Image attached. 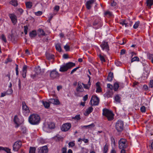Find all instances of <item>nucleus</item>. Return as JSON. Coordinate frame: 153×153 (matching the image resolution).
<instances>
[{"instance_id": "6e6552de", "label": "nucleus", "mask_w": 153, "mask_h": 153, "mask_svg": "<svg viewBox=\"0 0 153 153\" xmlns=\"http://www.w3.org/2000/svg\"><path fill=\"white\" fill-rule=\"evenodd\" d=\"M50 76L51 78L54 79L58 77L59 74L56 70L54 69L50 71Z\"/></svg>"}, {"instance_id": "680f3d73", "label": "nucleus", "mask_w": 153, "mask_h": 153, "mask_svg": "<svg viewBox=\"0 0 153 153\" xmlns=\"http://www.w3.org/2000/svg\"><path fill=\"white\" fill-rule=\"evenodd\" d=\"M101 89L100 87H97V88L96 90V92H101Z\"/></svg>"}, {"instance_id": "a878e982", "label": "nucleus", "mask_w": 153, "mask_h": 153, "mask_svg": "<svg viewBox=\"0 0 153 153\" xmlns=\"http://www.w3.org/2000/svg\"><path fill=\"white\" fill-rule=\"evenodd\" d=\"M42 104L45 108H48L50 106L49 102H48L46 101H42Z\"/></svg>"}, {"instance_id": "9b49d317", "label": "nucleus", "mask_w": 153, "mask_h": 153, "mask_svg": "<svg viewBox=\"0 0 153 153\" xmlns=\"http://www.w3.org/2000/svg\"><path fill=\"white\" fill-rule=\"evenodd\" d=\"M100 46L103 50H105L106 51H108L109 50V46L107 42L105 41H103L101 45Z\"/></svg>"}, {"instance_id": "ea45409f", "label": "nucleus", "mask_w": 153, "mask_h": 153, "mask_svg": "<svg viewBox=\"0 0 153 153\" xmlns=\"http://www.w3.org/2000/svg\"><path fill=\"white\" fill-rule=\"evenodd\" d=\"M148 58L151 60L152 62L153 63V54H148Z\"/></svg>"}, {"instance_id": "b1692460", "label": "nucleus", "mask_w": 153, "mask_h": 153, "mask_svg": "<svg viewBox=\"0 0 153 153\" xmlns=\"http://www.w3.org/2000/svg\"><path fill=\"white\" fill-rule=\"evenodd\" d=\"M121 98L119 94L116 95L114 97V100L115 101L118 103H120L121 102Z\"/></svg>"}, {"instance_id": "c85d7f7f", "label": "nucleus", "mask_w": 153, "mask_h": 153, "mask_svg": "<svg viewBox=\"0 0 153 153\" xmlns=\"http://www.w3.org/2000/svg\"><path fill=\"white\" fill-rule=\"evenodd\" d=\"M120 87L119 84L117 82H115L114 85L113 89L115 91H117Z\"/></svg>"}, {"instance_id": "20e7f679", "label": "nucleus", "mask_w": 153, "mask_h": 153, "mask_svg": "<svg viewBox=\"0 0 153 153\" xmlns=\"http://www.w3.org/2000/svg\"><path fill=\"white\" fill-rule=\"evenodd\" d=\"M115 128L118 132H122L124 128L123 121L121 120H118L116 123Z\"/></svg>"}, {"instance_id": "6ab92c4d", "label": "nucleus", "mask_w": 153, "mask_h": 153, "mask_svg": "<svg viewBox=\"0 0 153 153\" xmlns=\"http://www.w3.org/2000/svg\"><path fill=\"white\" fill-rule=\"evenodd\" d=\"M149 73L148 71H146L144 72L141 76L142 79L143 80L146 79L149 76Z\"/></svg>"}, {"instance_id": "1a4fd4ad", "label": "nucleus", "mask_w": 153, "mask_h": 153, "mask_svg": "<svg viewBox=\"0 0 153 153\" xmlns=\"http://www.w3.org/2000/svg\"><path fill=\"white\" fill-rule=\"evenodd\" d=\"M71 123H65L62 125L61 129L62 131H66L71 128Z\"/></svg>"}, {"instance_id": "dca6fc26", "label": "nucleus", "mask_w": 153, "mask_h": 153, "mask_svg": "<svg viewBox=\"0 0 153 153\" xmlns=\"http://www.w3.org/2000/svg\"><path fill=\"white\" fill-rule=\"evenodd\" d=\"M38 153H47L48 151V147L45 146L38 149Z\"/></svg>"}, {"instance_id": "c9c22d12", "label": "nucleus", "mask_w": 153, "mask_h": 153, "mask_svg": "<svg viewBox=\"0 0 153 153\" xmlns=\"http://www.w3.org/2000/svg\"><path fill=\"white\" fill-rule=\"evenodd\" d=\"M10 3L14 6H16L18 5L17 1L16 0H12L10 1Z\"/></svg>"}, {"instance_id": "f704fd0d", "label": "nucleus", "mask_w": 153, "mask_h": 153, "mask_svg": "<svg viewBox=\"0 0 153 153\" xmlns=\"http://www.w3.org/2000/svg\"><path fill=\"white\" fill-rule=\"evenodd\" d=\"M55 48L59 52H61V46L59 43L55 45Z\"/></svg>"}, {"instance_id": "8fccbe9b", "label": "nucleus", "mask_w": 153, "mask_h": 153, "mask_svg": "<svg viewBox=\"0 0 153 153\" xmlns=\"http://www.w3.org/2000/svg\"><path fill=\"white\" fill-rule=\"evenodd\" d=\"M38 75L36 72L34 74H32L31 75V77L33 79H34L35 78L37 77Z\"/></svg>"}, {"instance_id": "338daca9", "label": "nucleus", "mask_w": 153, "mask_h": 153, "mask_svg": "<svg viewBox=\"0 0 153 153\" xmlns=\"http://www.w3.org/2000/svg\"><path fill=\"white\" fill-rule=\"evenodd\" d=\"M153 79L151 80L149 82V86L150 87L152 88L153 87Z\"/></svg>"}, {"instance_id": "79ce46f5", "label": "nucleus", "mask_w": 153, "mask_h": 153, "mask_svg": "<svg viewBox=\"0 0 153 153\" xmlns=\"http://www.w3.org/2000/svg\"><path fill=\"white\" fill-rule=\"evenodd\" d=\"M54 138L56 141H59L62 138V137L59 135H57Z\"/></svg>"}, {"instance_id": "a211bd4d", "label": "nucleus", "mask_w": 153, "mask_h": 153, "mask_svg": "<svg viewBox=\"0 0 153 153\" xmlns=\"http://www.w3.org/2000/svg\"><path fill=\"white\" fill-rule=\"evenodd\" d=\"M13 121L16 124V127L18 128L19 126L20 122L19 121V119L17 115H16L14 116L13 119Z\"/></svg>"}, {"instance_id": "5fc2aeb1", "label": "nucleus", "mask_w": 153, "mask_h": 153, "mask_svg": "<svg viewBox=\"0 0 153 153\" xmlns=\"http://www.w3.org/2000/svg\"><path fill=\"white\" fill-rule=\"evenodd\" d=\"M42 12L41 11H38L37 12H35V14L37 16H40L42 15Z\"/></svg>"}, {"instance_id": "49530a36", "label": "nucleus", "mask_w": 153, "mask_h": 153, "mask_svg": "<svg viewBox=\"0 0 153 153\" xmlns=\"http://www.w3.org/2000/svg\"><path fill=\"white\" fill-rule=\"evenodd\" d=\"M99 58L102 62H105V59L103 56L100 54L99 55Z\"/></svg>"}, {"instance_id": "0eeeda50", "label": "nucleus", "mask_w": 153, "mask_h": 153, "mask_svg": "<svg viewBox=\"0 0 153 153\" xmlns=\"http://www.w3.org/2000/svg\"><path fill=\"white\" fill-rule=\"evenodd\" d=\"M22 146V142L20 141H17L15 143L13 146V150L18 151Z\"/></svg>"}, {"instance_id": "de8ad7c7", "label": "nucleus", "mask_w": 153, "mask_h": 153, "mask_svg": "<svg viewBox=\"0 0 153 153\" xmlns=\"http://www.w3.org/2000/svg\"><path fill=\"white\" fill-rule=\"evenodd\" d=\"M111 139V144L115 146V142L114 138L112 137Z\"/></svg>"}, {"instance_id": "a19ab883", "label": "nucleus", "mask_w": 153, "mask_h": 153, "mask_svg": "<svg viewBox=\"0 0 153 153\" xmlns=\"http://www.w3.org/2000/svg\"><path fill=\"white\" fill-rule=\"evenodd\" d=\"M108 149V146L106 144L104 147L103 150V153H107Z\"/></svg>"}, {"instance_id": "ddd939ff", "label": "nucleus", "mask_w": 153, "mask_h": 153, "mask_svg": "<svg viewBox=\"0 0 153 153\" xmlns=\"http://www.w3.org/2000/svg\"><path fill=\"white\" fill-rule=\"evenodd\" d=\"M114 94L113 91L111 90H108L104 94V97L107 98L112 97Z\"/></svg>"}, {"instance_id": "58836bf2", "label": "nucleus", "mask_w": 153, "mask_h": 153, "mask_svg": "<svg viewBox=\"0 0 153 153\" xmlns=\"http://www.w3.org/2000/svg\"><path fill=\"white\" fill-rule=\"evenodd\" d=\"M139 61V59L137 56H135L133 58H132L131 60V62H132L134 61Z\"/></svg>"}, {"instance_id": "7ed1b4c3", "label": "nucleus", "mask_w": 153, "mask_h": 153, "mask_svg": "<svg viewBox=\"0 0 153 153\" xmlns=\"http://www.w3.org/2000/svg\"><path fill=\"white\" fill-rule=\"evenodd\" d=\"M102 114L107 117L109 121L113 119V115L112 112L106 109H103Z\"/></svg>"}, {"instance_id": "4be33fe9", "label": "nucleus", "mask_w": 153, "mask_h": 153, "mask_svg": "<svg viewBox=\"0 0 153 153\" xmlns=\"http://www.w3.org/2000/svg\"><path fill=\"white\" fill-rule=\"evenodd\" d=\"M47 128L49 129H53L55 127V125L54 123H48L47 125Z\"/></svg>"}, {"instance_id": "864d4df0", "label": "nucleus", "mask_w": 153, "mask_h": 153, "mask_svg": "<svg viewBox=\"0 0 153 153\" xmlns=\"http://www.w3.org/2000/svg\"><path fill=\"white\" fill-rule=\"evenodd\" d=\"M6 92L7 95L13 93V90L11 89H10L7 90Z\"/></svg>"}, {"instance_id": "4468645a", "label": "nucleus", "mask_w": 153, "mask_h": 153, "mask_svg": "<svg viewBox=\"0 0 153 153\" xmlns=\"http://www.w3.org/2000/svg\"><path fill=\"white\" fill-rule=\"evenodd\" d=\"M22 108L23 109V113L25 114H27L29 113L30 111L29 109V108L26 105L25 102H22Z\"/></svg>"}, {"instance_id": "473e14b6", "label": "nucleus", "mask_w": 153, "mask_h": 153, "mask_svg": "<svg viewBox=\"0 0 153 153\" xmlns=\"http://www.w3.org/2000/svg\"><path fill=\"white\" fill-rule=\"evenodd\" d=\"M36 148L35 147H30L29 153H36Z\"/></svg>"}, {"instance_id": "412c9836", "label": "nucleus", "mask_w": 153, "mask_h": 153, "mask_svg": "<svg viewBox=\"0 0 153 153\" xmlns=\"http://www.w3.org/2000/svg\"><path fill=\"white\" fill-rule=\"evenodd\" d=\"M29 36L31 38L35 37L37 35V33L36 30H33L30 32L29 33Z\"/></svg>"}, {"instance_id": "6e6d98bb", "label": "nucleus", "mask_w": 153, "mask_h": 153, "mask_svg": "<svg viewBox=\"0 0 153 153\" xmlns=\"http://www.w3.org/2000/svg\"><path fill=\"white\" fill-rule=\"evenodd\" d=\"M82 85L85 89H88L90 88V87L89 86L88 84H85L82 83Z\"/></svg>"}, {"instance_id": "a18cd8bd", "label": "nucleus", "mask_w": 153, "mask_h": 153, "mask_svg": "<svg viewBox=\"0 0 153 153\" xmlns=\"http://www.w3.org/2000/svg\"><path fill=\"white\" fill-rule=\"evenodd\" d=\"M120 24L123 25H125V27L128 26L127 23H126V21L125 20L122 21L120 23Z\"/></svg>"}, {"instance_id": "e2e57ef3", "label": "nucleus", "mask_w": 153, "mask_h": 153, "mask_svg": "<svg viewBox=\"0 0 153 153\" xmlns=\"http://www.w3.org/2000/svg\"><path fill=\"white\" fill-rule=\"evenodd\" d=\"M41 69L39 68H38L36 69V73L38 75L39 74L41 73Z\"/></svg>"}, {"instance_id": "4d7b16f0", "label": "nucleus", "mask_w": 153, "mask_h": 153, "mask_svg": "<svg viewBox=\"0 0 153 153\" xmlns=\"http://www.w3.org/2000/svg\"><path fill=\"white\" fill-rule=\"evenodd\" d=\"M64 48L66 51H68L70 50V47L67 45H66L64 46Z\"/></svg>"}, {"instance_id": "09e8293b", "label": "nucleus", "mask_w": 153, "mask_h": 153, "mask_svg": "<svg viewBox=\"0 0 153 153\" xmlns=\"http://www.w3.org/2000/svg\"><path fill=\"white\" fill-rule=\"evenodd\" d=\"M24 31L25 34H27V30H28V27L27 26H24Z\"/></svg>"}, {"instance_id": "37998d69", "label": "nucleus", "mask_w": 153, "mask_h": 153, "mask_svg": "<svg viewBox=\"0 0 153 153\" xmlns=\"http://www.w3.org/2000/svg\"><path fill=\"white\" fill-rule=\"evenodd\" d=\"M0 38V39H1L4 42L6 43L7 42L6 38L4 34H2Z\"/></svg>"}, {"instance_id": "423d86ee", "label": "nucleus", "mask_w": 153, "mask_h": 153, "mask_svg": "<svg viewBox=\"0 0 153 153\" xmlns=\"http://www.w3.org/2000/svg\"><path fill=\"white\" fill-rule=\"evenodd\" d=\"M100 101L99 98L96 95L93 96L91 99L90 102L92 105H97Z\"/></svg>"}, {"instance_id": "39448f33", "label": "nucleus", "mask_w": 153, "mask_h": 153, "mask_svg": "<svg viewBox=\"0 0 153 153\" xmlns=\"http://www.w3.org/2000/svg\"><path fill=\"white\" fill-rule=\"evenodd\" d=\"M119 147L120 149H124L128 146V143L126 140L124 138H121L119 141Z\"/></svg>"}, {"instance_id": "0e129e2a", "label": "nucleus", "mask_w": 153, "mask_h": 153, "mask_svg": "<svg viewBox=\"0 0 153 153\" xmlns=\"http://www.w3.org/2000/svg\"><path fill=\"white\" fill-rule=\"evenodd\" d=\"M59 6L58 5H56L54 7V10L56 11H58L59 9Z\"/></svg>"}, {"instance_id": "f257e3e1", "label": "nucleus", "mask_w": 153, "mask_h": 153, "mask_svg": "<svg viewBox=\"0 0 153 153\" xmlns=\"http://www.w3.org/2000/svg\"><path fill=\"white\" fill-rule=\"evenodd\" d=\"M40 121V117L37 114H32L29 117V122L32 125L38 124L39 123Z\"/></svg>"}, {"instance_id": "72a5a7b5", "label": "nucleus", "mask_w": 153, "mask_h": 153, "mask_svg": "<svg viewBox=\"0 0 153 153\" xmlns=\"http://www.w3.org/2000/svg\"><path fill=\"white\" fill-rule=\"evenodd\" d=\"M146 3L147 6L150 7L153 4V0H147Z\"/></svg>"}, {"instance_id": "7c9ffc66", "label": "nucleus", "mask_w": 153, "mask_h": 153, "mask_svg": "<svg viewBox=\"0 0 153 153\" xmlns=\"http://www.w3.org/2000/svg\"><path fill=\"white\" fill-rule=\"evenodd\" d=\"M46 58L48 59H52L54 57V56L53 55L48 53L46 54Z\"/></svg>"}, {"instance_id": "69168bd1", "label": "nucleus", "mask_w": 153, "mask_h": 153, "mask_svg": "<svg viewBox=\"0 0 153 153\" xmlns=\"http://www.w3.org/2000/svg\"><path fill=\"white\" fill-rule=\"evenodd\" d=\"M79 68V67H77L76 68H75L73 69L71 71V74H73V73L75 72L77 69H78Z\"/></svg>"}, {"instance_id": "4c0bfd02", "label": "nucleus", "mask_w": 153, "mask_h": 153, "mask_svg": "<svg viewBox=\"0 0 153 153\" xmlns=\"http://www.w3.org/2000/svg\"><path fill=\"white\" fill-rule=\"evenodd\" d=\"M72 118L74 119L75 120L78 121L81 119V117H80V115L78 114L76 115L74 117H72Z\"/></svg>"}, {"instance_id": "2eb2a0df", "label": "nucleus", "mask_w": 153, "mask_h": 153, "mask_svg": "<svg viewBox=\"0 0 153 153\" xmlns=\"http://www.w3.org/2000/svg\"><path fill=\"white\" fill-rule=\"evenodd\" d=\"M100 20L99 19H96L95 21H94L93 23V25L94 27H96V26L98 25L97 27H95L96 29H97L99 28L102 25L101 24V22Z\"/></svg>"}, {"instance_id": "c756f323", "label": "nucleus", "mask_w": 153, "mask_h": 153, "mask_svg": "<svg viewBox=\"0 0 153 153\" xmlns=\"http://www.w3.org/2000/svg\"><path fill=\"white\" fill-rule=\"evenodd\" d=\"M26 7L27 8L30 9L32 6V3L31 2H27L25 3Z\"/></svg>"}, {"instance_id": "13d9d810", "label": "nucleus", "mask_w": 153, "mask_h": 153, "mask_svg": "<svg viewBox=\"0 0 153 153\" xmlns=\"http://www.w3.org/2000/svg\"><path fill=\"white\" fill-rule=\"evenodd\" d=\"M21 131H22L24 134L26 133V127H22L21 128Z\"/></svg>"}, {"instance_id": "2f4dec72", "label": "nucleus", "mask_w": 153, "mask_h": 153, "mask_svg": "<svg viewBox=\"0 0 153 153\" xmlns=\"http://www.w3.org/2000/svg\"><path fill=\"white\" fill-rule=\"evenodd\" d=\"M94 123H92L90 125L87 126H81V127L82 128H91L94 127Z\"/></svg>"}, {"instance_id": "f3484780", "label": "nucleus", "mask_w": 153, "mask_h": 153, "mask_svg": "<svg viewBox=\"0 0 153 153\" xmlns=\"http://www.w3.org/2000/svg\"><path fill=\"white\" fill-rule=\"evenodd\" d=\"M94 2V0H90L88 1L85 4L88 10L90 9L92 7V4Z\"/></svg>"}, {"instance_id": "bf43d9fd", "label": "nucleus", "mask_w": 153, "mask_h": 153, "mask_svg": "<svg viewBox=\"0 0 153 153\" xmlns=\"http://www.w3.org/2000/svg\"><path fill=\"white\" fill-rule=\"evenodd\" d=\"M107 86L108 88L110 89L109 90H111L112 91H113V86L112 85L110 84H107Z\"/></svg>"}, {"instance_id": "5701e85b", "label": "nucleus", "mask_w": 153, "mask_h": 153, "mask_svg": "<svg viewBox=\"0 0 153 153\" xmlns=\"http://www.w3.org/2000/svg\"><path fill=\"white\" fill-rule=\"evenodd\" d=\"M113 74L112 72H110L108 74L107 77V80L109 81H111L113 79Z\"/></svg>"}, {"instance_id": "3c124183", "label": "nucleus", "mask_w": 153, "mask_h": 153, "mask_svg": "<svg viewBox=\"0 0 153 153\" xmlns=\"http://www.w3.org/2000/svg\"><path fill=\"white\" fill-rule=\"evenodd\" d=\"M27 66L26 65H24L23 68V71L24 73H27Z\"/></svg>"}, {"instance_id": "052dcab7", "label": "nucleus", "mask_w": 153, "mask_h": 153, "mask_svg": "<svg viewBox=\"0 0 153 153\" xmlns=\"http://www.w3.org/2000/svg\"><path fill=\"white\" fill-rule=\"evenodd\" d=\"M141 111L142 112H145L146 111V108L144 106H143L140 108Z\"/></svg>"}, {"instance_id": "393cba45", "label": "nucleus", "mask_w": 153, "mask_h": 153, "mask_svg": "<svg viewBox=\"0 0 153 153\" xmlns=\"http://www.w3.org/2000/svg\"><path fill=\"white\" fill-rule=\"evenodd\" d=\"M4 150L7 153H11L10 149L7 147H3L0 146V151Z\"/></svg>"}, {"instance_id": "aec40b11", "label": "nucleus", "mask_w": 153, "mask_h": 153, "mask_svg": "<svg viewBox=\"0 0 153 153\" xmlns=\"http://www.w3.org/2000/svg\"><path fill=\"white\" fill-rule=\"evenodd\" d=\"M49 103L54 104H59V101L58 100L54 99H50L49 100Z\"/></svg>"}, {"instance_id": "603ef678", "label": "nucleus", "mask_w": 153, "mask_h": 153, "mask_svg": "<svg viewBox=\"0 0 153 153\" xmlns=\"http://www.w3.org/2000/svg\"><path fill=\"white\" fill-rule=\"evenodd\" d=\"M75 144L74 141L70 142L68 143V145L69 146L73 147L74 146Z\"/></svg>"}, {"instance_id": "774afa93", "label": "nucleus", "mask_w": 153, "mask_h": 153, "mask_svg": "<svg viewBox=\"0 0 153 153\" xmlns=\"http://www.w3.org/2000/svg\"><path fill=\"white\" fill-rule=\"evenodd\" d=\"M115 64L117 66H118L121 65V63L120 61H117L115 62Z\"/></svg>"}, {"instance_id": "f8f14e48", "label": "nucleus", "mask_w": 153, "mask_h": 153, "mask_svg": "<svg viewBox=\"0 0 153 153\" xmlns=\"http://www.w3.org/2000/svg\"><path fill=\"white\" fill-rule=\"evenodd\" d=\"M9 16L11 20L12 23L15 25L16 24L17 21V16L13 13L9 14Z\"/></svg>"}, {"instance_id": "e433bc0d", "label": "nucleus", "mask_w": 153, "mask_h": 153, "mask_svg": "<svg viewBox=\"0 0 153 153\" xmlns=\"http://www.w3.org/2000/svg\"><path fill=\"white\" fill-rule=\"evenodd\" d=\"M105 15L108 17H111L113 16L112 13L109 11H107L105 12Z\"/></svg>"}, {"instance_id": "cd10ccee", "label": "nucleus", "mask_w": 153, "mask_h": 153, "mask_svg": "<svg viewBox=\"0 0 153 153\" xmlns=\"http://www.w3.org/2000/svg\"><path fill=\"white\" fill-rule=\"evenodd\" d=\"M93 108L92 107L88 108L87 110L85 112V115H88L91 113L93 110Z\"/></svg>"}, {"instance_id": "bb28decb", "label": "nucleus", "mask_w": 153, "mask_h": 153, "mask_svg": "<svg viewBox=\"0 0 153 153\" xmlns=\"http://www.w3.org/2000/svg\"><path fill=\"white\" fill-rule=\"evenodd\" d=\"M38 34L39 36H45L46 34L45 33L43 30L39 29L38 30Z\"/></svg>"}, {"instance_id": "f03ea898", "label": "nucleus", "mask_w": 153, "mask_h": 153, "mask_svg": "<svg viewBox=\"0 0 153 153\" xmlns=\"http://www.w3.org/2000/svg\"><path fill=\"white\" fill-rule=\"evenodd\" d=\"M75 66V64L72 62H69L62 65L59 69V71L62 72L67 71L69 69H71Z\"/></svg>"}, {"instance_id": "c03bdc74", "label": "nucleus", "mask_w": 153, "mask_h": 153, "mask_svg": "<svg viewBox=\"0 0 153 153\" xmlns=\"http://www.w3.org/2000/svg\"><path fill=\"white\" fill-rule=\"evenodd\" d=\"M140 24V22L138 21L136 22L133 25V27L134 29H137L138 27Z\"/></svg>"}, {"instance_id": "9d476101", "label": "nucleus", "mask_w": 153, "mask_h": 153, "mask_svg": "<svg viewBox=\"0 0 153 153\" xmlns=\"http://www.w3.org/2000/svg\"><path fill=\"white\" fill-rule=\"evenodd\" d=\"M82 83L80 82H78L77 83V85L76 88V91L78 93H82L84 92V90L82 86Z\"/></svg>"}]
</instances>
